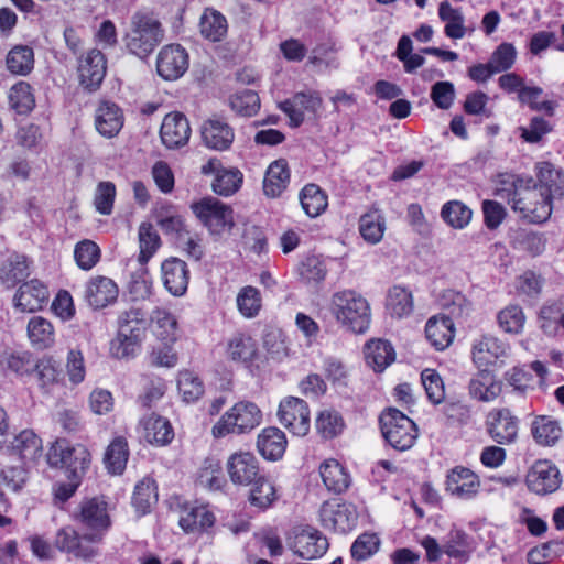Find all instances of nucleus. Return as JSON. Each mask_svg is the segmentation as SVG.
Masks as SVG:
<instances>
[{
  "mask_svg": "<svg viewBox=\"0 0 564 564\" xmlns=\"http://www.w3.org/2000/svg\"><path fill=\"white\" fill-rule=\"evenodd\" d=\"M192 209L212 235L228 234L235 226L232 209L216 198H204L193 204Z\"/></svg>",
  "mask_w": 564,
  "mask_h": 564,
  "instance_id": "0eeeda50",
  "label": "nucleus"
},
{
  "mask_svg": "<svg viewBox=\"0 0 564 564\" xmlns=\"http://www.w3.org/2000/svg\"><path fill=\"white\" fill-rule=\"evenodd\" d=\"M215 517L205 506L185 510L180 518V525L185 532H198L214 524Z\"/></svg>",
  "mask_w": 564,
  "mask_h": 564,
  "instance_id": "37998d69",
  "label": "nucleus"
},
{
  "mask_svg": "<svg viewBox=\"0 0 564 564\" xmlns=\"http://www.w3.org/2000/svg\"><path fill=\"white\" fill-rule=\"evenodd\" d=\"M242 183V173L239 170H221L213 181V191L221 196L235 194Z\"/></svg>",
  "mask_w": 564,
  "mask_h": 564,
  "instance_id": "13d9d810",
  "label": "nucleus"
},
{
  "mask_svg": "<svg viewBox=\"0 0 564 564\" xmlns=\"http://www.w3.org/2000/svg\"><path fill=\"white\" fill-rule=\"evenodd\" d=\"M486 429L496 443L512 444L518 438L519 419L508 408L492 409L487 414Z\"/></svg>",
  "mask_w": 564,
  "mask_h": 564,
  "instance_id": "9b49d317",
  "label": "nucleus"
},
{
  "mask_svg": "<svg viewBox=\"0 0 564 564\" xmlns=\"http://www.w3.org/2000/svg\"><path fill=\"white\" fill-rule=\"evenodd\" d=\"M191 135L187 118L180 112H172L164 117L160 129L163 144L169 149L183 147Z\"/></svg>",
  "mask_w": 564,
  "mask_h": 564,
  "instance_id": "6ab92c4d",
  "label": "nucleus"
},
{
  "mask_svg": "<svg viewBox=\"0 0 564 564\" xmlns=\"http://www.w3.org/2000/svg\"><path fill=\"white\" fill-rule=\"evenodd\" d=\"M501 390V382L488 370L479 371L469 382V394L481 402L494 401Z\"/></svg>",
  "mask_w": 564,
  "mask_h": 564,
  "instance_id": "2f4dec72",
  "label": "nucleus"
},
{
  "mask_svg": "<svg viewBox=\"0 0 564 564\" xmlns=\"http://www.w3.org/2000/svg\"><path fill=\"white\" fill-rule=\"evenodd\" d=\"M562 433L560 422L550 415H536L531 422V435L540 446H554Z\"/></svg>",
  "mask_w": 564,
  "mask_h": 564,
  "instance_id": "c756f323",
  "label": "nucleus"
},
{
  "mask_svg": "<svg viewBox=\"0 0 564 564\" xmlns=\"http://www.w3.org/2000/svg\"><path fill=\"white\" fill-rule=\"evenodd\" d=\"M495 195L507 200L512 210L521 218L533 224H542L550 219L552 206L541 198L534 185V178L512 173H500L496 180Z\"/></svg>",
  "mask_w": 564,
  "mask_h": 564,
  "instance_id": "f257e3e1",
  "label": "nucleus"
},
{
  "mask_svg": "<svg viewBox=\"0 0 564 564\" xmlns=\"http://www.w3.org/2000/svg\"><path fill=\"white\" fill-rule=\"evenodd\" d=\"M319 474L325 487L335 494L346 491L350 485L349 475L335 459L325 460L319 467Z\"/></svg>",
  "mask_w": 564,
  "mask_h": 564,
  "instance_id": "e433bc0d",
  "label": "nucleus"
},
{
  "mask_svg": "<svg viewBox=\"0 0 564 564\" xmlns=\"http://www.w3.org/2000/svg\"><path fill=\"white\" fill-rule=\"evenodd\" d=\"M257 448L269 460L280 459L286 448L284 433L278 427H267L258 435Z\"/></svg>",
  "mask_w": 564,
  "mask_h": 564,
  "instance_id": "7c9ffc66",
  "label": "nucleus"
},
{
  "mask_svg": "<svg viewBox=\"0 0 564 564\" xmlns=\"http://www.w3.org/2000/svg\"><path fill=\"white\" fill-rule=\"evenodd\" d=\"M278 416L280 423L291 433L305 436L311 427L307 403L295 397H288L280 402Z\"/></svg>",
  "mask_w": 564,
  "mask_h": 564,
  "instance_id": "1a4fd4ad",
  "label": "nucleus"
},
{
  "mask_svg": "<svg viewBox=\"0 0 564 564\" xmlns=\"http://www.w3.org/2000/svg\"><path fill=\"white\" fill-rule=\"evenodd\" d=\"M528 488L538 495L556 491L561 485L558 468L550 460H538L527 475Z\"/></svg>",
  "mask_w": 564,
  "mask_h": 564,
  "instance_id": "ddd939ff",
  "label": "nucleus"
},
{
  "mask_svg": "<svg viewBox=\"0 0 564 564\" xmlns=\"http://www.w3.org/2000/svg\"><path fill=\"white\" fill-rule=\"evenodd\" d=\"M199 29L205 39L218 42L227 34L228 24L219 11L207 8L200 17Z\"/></svg>",
  "mask_w": 564,
  "mask_h": 564,
  "instance_id": "58836bf2",
  "label": "nucleus"
},
{
  "mask_svg": "<svg viewBox=\"0 0 564 564\" xmlns=\"http://www.w3.org/2000/svg\"><path fill=\"white\" fill-rule=\"evenodd\" d=\"M249 501L259 509L269 508L276 500L275 488L270 480L260 476L252 482Z\"/></svg>",
  "mask_w": 564,
  "mask_h": 564,
  "instance_id": "6e6d98bb",
  "label": "nucleus"
},
{
  "mask_svg": "<svg viewBox=\"0 0 564 564\" xmlns=\"http://www.w3.org/2000/svg\"><path fill=\"white\" fill-rule=\"evenodd\" d=\"M188 68V54L180 44L165 45L156 58L158 74L165 80H175Z\"/></svg>",
  "mask_w": 564,
  "mask_h": 564,
  "instance_id": "f8f14e48",
  "label": "nucleus"
},
{
  "mask_svg": "<svg viewBox=\"0 0 564 564\" xmlns=\"http://www.w3.org/2000/svg\"><path fill=\"white\" fill-rule=\"evenodd\" d=\"M156 223L164 234L175 235L176 240L182 241L183 236L188 234L184 219L178 214L162 210L156 216Z\"/></svg>",
  "mask_w": 564,
  "mask_h": 564,
  "instance_id": "338daca9",
  "label": "nucleus"
},
{
  "mask_svg": "<svg viewBox=\"0 0 564 564\" xmlns=\"http://www.w3.org/2000/svg\"><path fill=\"white\" fill-rule=\"evenodd\" d=\"M106 69L105 55L97 48L88 51L80 57L78 64L80 85L88 91H95L101 85Z\"/></svg>",
  "mask_w": 564,
  "mask_h": 564,
  "instance_id": "2eb2a0df",
  "label": "nucleus"
},
{
  "mask_svg": "<svg viewBox=\"0 0 564 564\" xmlns=\"http://www.w3.org/2000/svg\"><path fill=\"white\" fill-rule=\"evenodd\" d=\"M30 275V261L24 254L11 253L0 265V282L8 289L14 288Z\"/></svg>",
  "mask_w": 564,
  "mask_h": 564,
  "instance_id": "c85d7f7f",
  "label": "nucleus"
},
{
  "mask_svg": "<svg viewBox=\"0 0 564 564\" xmlns=\"http://www.w3.org/2000/svg\"><path fill=\"white\" fill-rule=\"evenodd\" d=\"M387 308L392 316L399 318L409 315L413 310L411 292L399 285L391 288L387 297Z\"/></svg>",
  "mask_w": 564,
  "mask_h": 564,
  "instance_id": "603ef678",
  "label": "nucleus"
},
{
  "mask_svg": "<svg viewBox=\"0 0 564 564\" xmlns=\"http://www.w3.org/2000/svg\"><path fill=\"white\" fill-rule=\"evenodd\" d=\"M524 314L520 306L510 305L498 314L500 327L511 334H519L524 325Z\"/></svg>",
  "mask_w": 564,
  "mask_h": 564,
  "instance_id": "774afa93",
  "label": "nucleus"
},
{
  "mask_svg": "<svg viewBox=\"0 0 564 564\" xmlns=\"http://www.w3.org/2000/svg\"><path fill=\"white\" fill-rule=\"evenodd\" d=\"M227 473L235 485L248 486L260 477L259 462L250 452H237L227 460Z\"/></svg>",
  "mask_w": 564,
  "mask_h": 564,
  "instance_id": "4468645a",
  "label": "nucleus"
},
{
  "mask_svg": "<svg viewBox=\"0 0 564 564\" xmlns=\"http://www.w3.org/2000/svg\"><path fill=\"white\" fill-rule=\"evenodd\" d=\"M156 337L163 343H175L177 339V319L165 308H155L151 314Z\"/></svg>",
  "mask_w": 564,
  "mask_h": 564,
  "instance_id": "a19ab883",
  "label": "nucleus"
},
{
  "mask_svg": "<svg viewBox=\"0 0 564 564\" xmlns=\"http://www.w3.org/2000/svg\"><path fill=\"white\" fill-rule=\"evenodd\" d=\"M95 126L105 138L117 135L123 126V116L120 108L113 102L101 101L96 109Z\"/></svg>",
  "mask_w": 564,
  "mask_h": 564,
  "instance_id": "bb28decb",
  "label": "nucleus"
},
{
  "mask_svg": "<svg viewBox=\"0 0 564 564\" xmlns=\"http://www.w3.org/2000/svg\"><path fill=\"white\" fill-rule=\"evenodd\" d=\"M421 381L427 399L433 404H440L445 399V387L443 379L434 369H424L421 373Z\"/></svg>",
  "mask_w": 564,
  "mask_h": 564,
  "instance_id": "680f3d73",
  "label": "nucleus"
},
{
  "mask_svg": "<svg viewBox=\"0 0 564 564\" xmlns=\"http://www.w3.org/2000/svg\"><path fill=\"white\" fill-rule=\"evenodd\" d=\"M534 185L544 199L554 209L557 202L564 200V170L555 167L550 162L535 164Z\"/></svg>",
  "mask_w": 564,
  "mask_h": 564,
  "instance_id": "6e6552de",
  "label": "nucleus"
},
{
  "mask_svg": "<svg viewBox=\"0 0 564 564\" xmlns=\"http://www.w3.org/2000/svg\"><path fill=\"white\" fill-rule=\"evenodd\" d=\"M562 311V304L556 301L547 302L541 307L539 313L540 327L546 335H556Z\"/></svg>",
  "mask_w": 564,
  "mask_h": 564,
  "instance_id": "052dcab7",
  "label": "nucleus"
},
{
  "mask_svg": "<svg viewBox=\"0 0 564 564\" xmlns=\"http://www.w3.org/2000/svg\"><path fill=\"white\" fill-rule=\"evenodd\" d=\"M302 208L310 217L319 216L327 207V196L315 184H307L300 194Z\"/></svg>",
  "mask_w": 564,
  "mask_h": 564,
  "instance_id": "09e8293b",
  "label": "nucleus"
},
{
  "mask_svg": "<svg viewBox=\"0 0 564 564\" xmlns=\"http://www.w3.org/2000/svg\"><path fill=\"white\" fill-rule=\"evenodd\" d=\"M333 314L347 329L356 334L365 333L370 325L371 312L368 301L352 290L333 295Z\"/></svg>",
  "mask_w": 564,
  "mask_h": 564,
  "instance_id": "7ed1b4c3",
  "label": "nucleus"
},
{
  "mask_svg": "<svg viewBox=\"0 0 564 564\" xmlns=\"http://www.w3.org/2000/svg\"><path fill=\"white\" fill-rule=\"evenodd\" d=\"M78 520L93 532L102 535V532L107 531L111 525L107 502L101 498L84 500L80 505Z\"/></svg>",
  "mask_w": 564,
  "mask_h": 564,
  "instance_id": "a211bd4d",
  "label": "nucleus"
},
{
  "mask_svg": "<svg viewBox=\"0 0 564 564\" xmlns=\"http://www.w3.org/2000/svg\"><path fill=\"white\" fill-rule=\"evenodd\" d=\"M143 329L119 328L116 338L110 343V352L113 357L122 359L133 356L140 347Z\"/></svg>",
  "mask_w": 564,
  "mask_h": 564,
  "instance_id": "f704fd0d",
  "label": "nucleus"
},
{
  "mask_svg": "<svg viewBox=\"0 0 564 564\" xmlns=\"http://www.w3.org/2000/svg\"><path fill=\"white\" fill-rule=\"evenodd\" d=\"M164 39L161 22L153 14L135 12L130 20V26L123 36L127 51L144 59L160 45Z\"/></svg>",
  "mask_w": 564,
  "mask_h": 564,
  "instance_id": "f03ea898",
  "label": "nucleus"
},
{
  "mask_svg": "<svg viewBox=\"0 0 564 564\" xmlns=\"http://www.w3.org/2000/svg\"><path fill=\"white\" fill-rule=\"evenodd\" d=\"M237 306L239 312L247 318L258 315L261 308V295L258 289L245 286L237 295Z\"/></svg>",
  "mask_w": 564,
  "mask_h": 564,
  "instance_id": "0e129e2a",
  "label": "nucleus"
},
{
  "mask_svg": "<svg viewBox=\"0 0 564 564\" xmlns=\"http://www.w3.org/2000/svg\"><path fill=\"white\" fill-rule=\"evenodd\" d=\"M508 345L491 335H484L473 346V359L479 367L495 364L507 356Z\"/></svg>",
  "mask_w": 564,
  "mask_h": 564,
  "instance_id": "a878e982",
  "label": "nucleus"
},
{
  "mask_svg": "<svg viewBox=\"0 0 564 564\" xmlns=\"http://www.w3.org/2000/svg\"><path fill=\"white\" fill-rule=\"evenodd\" d=\"M438 17L446 22L444 32L446 36L458 40L465 36L464 15L459 9H455L448 1L438 6Z\"/></svg>",
  "mask_w": 564,
  "mask_h": 564,
  "instance_id": "a18cd8bd",
  "label": "nucleus"
},
{
  "mask_svg": "<svg viewBox=\"0 0 564 564\" xmlns=\"http://www.w3.org/2000/svg\"><path fill=\"white\" fill-rule=\"evenodd\" d=\"M162 280L165 289L174 296L185 294L188 282L189 271L184 260L175 257L165 259L161 264Z\"/></svg>",
  "mask_w": 564,
  "mask_h": 564,
  "instance_id": "f3484780",
  "label": "nucleus"
},
{
  "mask_svg": "<svg viewBox=\"0 0 564 564\" xmlns=\"http://www.w3.org/2000/svg\"><path fill=\"white\" fill-rule=\"evenodd\" d=\"M262 421V412L259 406L250 401L237 402L213 426L215 437H224L228 434L249 433Z\"/></svg>",
  "mask_w": 564,
  "mask_h": 564,
  "instance_id": "423d86ee",
  "label": "nucleus"
},
{
  "mask_svg": "<svg viewBox=\"0 0 564 564\" xmlns=\"http://www.w3.org/2000/svg\"><path fill=\"white\" fill-rule=\"evenodd\" d=\"M177 388L185 402H195L204 394V384L199 377L189 370L178 373Z\"/></svg>",
  "mask_w": 564,
  "mask_h": 564,
  "instance_id": "4d7b16f0",
  "label": "nucleus"
},
{
  "mask_svg": "<svg viewBox=\"0 0 564 564\" xmlns=\"http://www.w3.org/2000/svg\"><path fill=\"white\" fill-rule=\"evenodd\" d=\"M427 340L437 349L443 350L454 338V324L447 316L431 317L425 326Z\"/></svg>",
  "mask_w": 564,
  "mask_h": 564,
  "instance_id": "72a5a7b5",
  "label": "nucleus"
},
{
  "mask_svg": "<svg viewBox=\"0 0 564 564\" xmlns=\"http://www.w3.org/2000/svg\"><path fill=\"white\" fill-rule=\"evenodd\" d=\"M11 448L24 459H34L42 451V440L32 430H23L14 436Z\"/></svg>",
  "mask_w": 564,
  "mask_h": 564,
  "instance_id": "3c124183",
  "label": "nucleus"
},
{
  "mask_svg": "<svg viewBox=\"0 0 564 564\" xmlns=\"http://www.w3.org/2000/svg\"><path fill=\"white\" fill-rule=\"evenodd\" d=\"M292 547L300 557L313 560L327 551L328 542L317 530L303 528L295 533Z\"/></svg>",
  "mask_w": 564,
  "mask_h": 564,
  "instance_id": "4be33fe9",
  "label": "nucleus"
},
{
  "mask_svg": "<svg viewBox=\"0 0 564 564\" xmlns=\"http://www.w3.org/2000/svg\"><path fill=\"white\" fill-rule=\"evenodd\" d=\"M34 53L28 45H17L7 55L8 69L17 75H26L33 69Z\"/></svg>",
  "mask_w": 564,
  "mask_h": 564,
  "instance_id": "8fccbe9b",
  "label": "nucleus"
},
{
  "mask_svg": "<svg viewBox=\"0 0 564 564\" xmlns=\"http://www.w3.org/2000/svg\"><path fill=\"white\" fill-rule=\"evenodd\" d=\"M364 352L367 365L377 372L383 371L395 358L392 345L382 339L369 340Z\"/></svg>",
  "mask_w": 564,
  "mask_h": 564,
  "instance_id": "473e14b6",
  "label": "nucleus"
},
{
  "mask_svg": "<svg viewBox=\"0 0 564 564\" xmlns=\"http://www.w3.org/2000/svg\"><path fill=\"white\" fill-rule=\"evenodd\" d=\"M9 102L19 115L29 113L35 106L31 86L25 82L13 85L9 93Z\"/></svg>",
  "mask_w": 564,
  "mask_h": 564,
  "instance_id": "5fc2aeb1",
  "label": "nucleus"
},
{
  "mask_svg": "<svg viewBox=\"0 0 564 564\" xmlns=\"http://www.w3.org/2000/svg\"><path fill=\"white\" fill-rule=\"evenodd\" d=\"M144 440L152 445L164 446L174 438V430L170 421L160 415L151 414L140 421Z\"/></svg>",
  "mask_w": 564,
  "mask_h": 564,
  "instance_id": "cd10ccee",
  "label": "nucleus"
},
{
  "mask_svg": "<svg viewBox=\"0 0 564 564\" xmlns=\"http://www.w3.org/2000/svg\"><path fill=\"white\" fill-rule=\"evenodd\" d=\"M158 501L156 486L153 479L143 478L135 487L132 495V506L135 511L143 516L150 512L152 506Z\"/></svg>",
  "mask_w": 564,
  "mask_h": 564,
  "instance_id": "c03bdc74",
  "label": "nucleus"
},
{
  "mask_svg": "<svg viewBox=\"0 0 564 564\" xmlns=\"http://www.w3.org/2000/svg\"><path fill=\"white\" fill-rule=\"evenodd\" d=\"M379 422L386 442L395 451L404 452L414 445L419 436L417 426L398 409L389 408L383 411Z\"/></svg>",
  "mask_w": 564,
  "mask_h": 564,
  "instance_id": "39448f33",
  "label": "nucleus"
},
{
  "mask_svg": "<svg viewBox=\"0 0 564 564\" xmlns=\"http://www.w3.org/2000/svg\"><path fill=\"white\" fill-rule=\"evenodd\" d=\"M26 330L31 345L36 349L50 348L55 341L52 323L42 316H33L28 323Z\"/></svg>",
  "mask_w": 564,
  "mask_h": 564,
  "instance_id": "4c0bfd02",
  "label": "nucleus"
},
{
  "mask_svg": "<svg viewBox=\"0 0 564 564\" xmlns=\"http://www.w3.org/2000/svg\"><path fill=\"white\" fill-rule=\"evenodd\" d=\"M322 525L334 532L346 533L357 524V512L351 503L325 501L319 509Z\"/></svg>",
  "mask_w": 564,
  "mask_h": 564,
  "instance_id": "9d476101",
  "label": "nucleus"
},
{
  "mask_svg": "<svg viewBox=\"0 0 564 564\" xmlns=\"http://www.w3.org/2000/svg\"><path fill=\"white\" fill-rule=\"evenodd\" d=\"M323 99L316 91L296 93L292 98L282 101L279 107L290 118L291 127H300L304 121V112L316 113Z\"/></svg>",
  "mask_w": 564,
  "mask_h": 564,
  "instance_id": "dca6fc26",
  "label": "nucleus"
},
{
  "mask_svg": "<svg viewBox=\"0 0 564 564\" xmlns=\"http://www.w3.org/2000/svg\"><path fill=\"white\" fill-rule=\"evenodd\" d=\"M74 258L82 270L88 271L98 263L100 249L94 241L85 239L75 246Z\"/></svg>",
  "mask_w": 564,
  "mask_h": 564,
  "instance_id": "bf43d9fd",
  "label": "nucleus"
},
{
  "mask_svg": "<svg viewBox=\"0 0 564 564\" xmlns=\"http://www.w3.org/2000/svg\"><path fill=\"white\" fill-rule=\"evenodd\" d=\"M50 297L47 286L40 280L24 282L14 294L15 307L21 312H35L47 303Z\"/></svg>",
  "mask_w": 564,
  "mask_h": 564,
  "instance_id": "aec40b11",
  "label": "nucleus"
},
{
  "mask_svg": "<svg viewBox=\"0 0 564 564\" xmlns=\"http://www.w3.org/2000/svg\"><path fill=\"white\" fill-rule=\"evenodd\" d=\"M473 212L460 200H451L443 205L441 217L454 229L465 228L471 220Z\"/></svg>",
  "mask_w": 564,
  "mask_h": 564,
  "instance_id": "de8ad7c7",
  "label": "nucleus"
},
{
  "mask_svg": "<svg viewBox=\"0 0 564 564\" xmlns=\"http://www.w3.org/2000/svg\"><path fill=\"white\" fill-rule=\"evenodd\" d=\"M230 106L237 113L250 117L259 110L260 98L254 90L243 89L231 97Z\"/></svg>",
  "mask_w": 564,
  "mask_h": 564,
  "instance_id": "69168bd1",
  "label": "nucleus"
},
{
  "mask_svg": "<svg viewBox=\"0 0 564 564\" xmlns=\"http://www.w3.org/2000/svg\"><path fill=\"white\" fill-rule=\"evenodd\" d=\"M128 458L129 447L127 440L122 436L113 438L105 453L104 462L106 468L111 474L120 475L126 469Z\"/></svg>",
  "mask_w": 564,
  "mask_h": 564,
  "instance_id": "79ce46f5",
  "label": "nucleus"
},
{
  "mask_svg": "<svg viewBox=\"0 0 564 564\" xmlns=\"http://www.w3.org/2000/svg\"><path fill=\"white\" fill-rule=\"evenodd\" d=\"M343 417L334 410H324L316 419V430L324 438L337 436L343 431Z\"/></svg>",
  "mask_w": 564,
  "mask_h": 564,
  "instance_id": "e2e57ef3",
  "label": "nucleus"
},
{
  "mask_svg": "<svg viewBox=\"0 0 564 564\" xmlns=\"http://www.w3.org/2000/svg\"><path fill=\"white\" fill-rule=\"evenodd\" d=\"M480 487L479 477L469 468L454 467L446 477V491L460 499L474 497Z\"/></svg>",
  "mask_w": 564,
  "mask_h": 564,
  "instance_id": "412c9836",
  "label": "nucleus"
},
{
  "mask_svg": "<svg viewBox=\"0 0 564 564\" xmlns=\"http://www.w3.org/2000/svg\"><path fill=\"white\" fill-rule=\"evenodd\" d=\"M257 354V343L249 334L237 332L226 340L225 356L231 362L250 364Z\"/></svg>",
  "mask_w": 564,
  "mask_h": 564,
  "instance_id": "393cba45",
  "label": "nucleus"
},
{
  "mask_svg": "<svg viewBox=\"0 0 564 564\" xmlns=\"http://www.w3.org/2000/svg\"><path fill=\"white\" fill-rule=\"evenodd\" d=\"M386 230V220L377 208L364 214L359 219V231L361 237L369 243L376 245L381 241Z\"/></svg>",
  "mask_w": 564,
  "mask_h": 564,
  "instance_id": "ea45409f",
  "label": "nucleus"
},
{
  "mask_svg": "<svg viewBox=\"0 0 564 564\" xmlns=\"http://www.w3.org/2000/svg\"><path fill=\"white\" fill-rule=\"evenodd\" d=\"M47 463L51 467L63 469L67 479H82L90 464V453L84 445H73L62 438L50 447Z\"/></svg>",
  "mask_w": 564,
  "mask_h": 564,
  "instance_id": "20e7f679",
  "label": "nucleus"
},
{
  "mask_svg": "<svg viewBox=\"0 0 564 564\" xmlns=\"http://www.w3.org/2000/svg\"><path fill=\"white\" fill-rule=\"evenodd\" d=\"M118 297V286L109 278L94 276L87 284L85 290V299L88 304L95 308H104L113 303Z\"/></svg>",
  "mask_w": 564,
  "mask_h": 564,
  "instance_id": "b1692460",
  "label": "nucleus"
},
{
  "mask_svg": "<svg viewBox=\"0 0 564 564\" xmlns=\"http://www.w3.org/2000/svg\"><path fill=\"white\" fill-rule=\"evenodd\" d=\"M289 182L290 172L286 161L276 160L267 170L263 181L264 194L269 197H278L286 188Z\"/></svg>",
  "mask_w": 564,
  "mask_h": 564,
  "instance_id": "c9c22d12",
  "label": "nucleus"
},
{
  "mask_svg": "<svg viewBox=\"0 0 564 564\" xmlns=\"http://www.w3.org/2000/svg\"><path fill=\"white\" fill-rule=\"evenodd\" d=\"M197 481L209 490H220L226 482L220 463L214 458H206L199 469Z\"/></svg>",
  "mask_w": 564,
  "mask_h": 564,
  "instance_id": "864d4df0",
  "label": "nucleus"
},
{
  "mask_svg": "<svg viewBox=\"0 0 564 564\" xmlns=\"http://www.w3.org/2000/svg\"><path fill=\"white\" fill-rule=\"evenodd\" d=\"M140 253L138 261L145 264L155 254L161 246V238L150 223H142L138 230Z\"/></svg>",
  "mask_w": 564,
  "mask_h": 564,
  "instance_id": "49530a36",
  "label": "nucleus"
},
{
  "mask_svg": "<svg viewBox=\"0 0 564 564\" xmlns=\"http://www.w3.org/2000/svg\"><path fill=\"white\" fill-rule=\"evenodd\" d=\"M202 138L205 145L216 151L230 148L235 139L234 129L221 118H210L202 127Z\"/></svg>",
  "mask_w": 564,
  "mask_h": 564,
  "instance_id": "5701e85b",
  "label": "nucleus"
}]
</instances>
